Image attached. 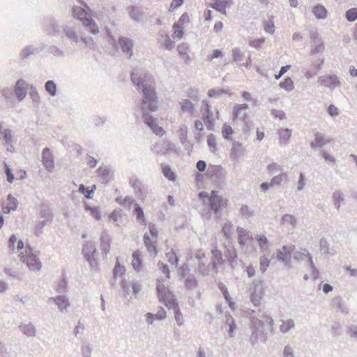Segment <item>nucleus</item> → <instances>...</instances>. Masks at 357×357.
Returning <instances> with one entry per match:
<instances>
[{"instance_id": "nucleus-1", "label": "nucleus", "mask_w": 357, "mask_h": 357, "mask_svg": "<svg viewBox=\"0 0 357 357\" xmlns=\"http://www.w3.org/2000/svg\"><path fill=\"white\" fill-rule=\"evenodd\" d=\"M132 82L140 88L144 93L143 104L147 105V108L150 111H156L158 109V104L157 102L156 93L155 92L153 87L146 83L144 78H139L137 77V75L132 73L131 75Z\"/></svg>"}, {"instance_id": "nucleus-2", "label": "nucleus", "mask_w": 357, "mask_h": 357, "mask_svg": "<svg viewBox=\"0 0 357 357\" xmlns=\"http://www.w3.org/2000/svg\"><path fill=\"white\" fill-rule=\"evenodd\" d=\"M84 6V8L79 7L73 8V15L79 19L83 24L89 29L92 33L96 34L99 32V30L96 22L90 17L91 9L86 5Z\"/></svg>"}, {"instance_id": "nucleus-3", "label": "nucleus", "mask_w": 357, "mask_h": 357, "mask_svg": "<svg viewBox=\"0 0 357 357\" xmlns=\"http://www.w3.org/2000/svg\"><path fill=\"white\" fill-rule=\"evenodd\" d=\"M157 292L159 301L166 307L172 309L177 308L178 304L176 302L174 295L159 280L157 281Z\"/></svg>"}, {"instance_id": "nucleus-4", "label": "nucleus", "mask_w": 357, "mask_h": 357, "mask_svg": "<svg viewBox=\"0 0 357 357\" xmlns=\"http://www.w3.org/2000/svg\"><path fill=\"white\" fill-rule=\"evenodd\" d=\"M158 238V231L154 225L149 226V234H145L143 237L144 243L148 252L155 257L158 254V249L156 246Z\"/></svg>"}, {"instance_id": "nucleus-5", "label": "nucleus", "mask_w": 357, "mask_h": 357, "mask_svg": "<svg viewBox=\"0 0 357 357\" xmlns=\"http://www.w3.org/2000/svg\"><path fill=\"white\" fill-rule=\"evenodd\" d=\"M21 259L31 271H39L41 268V263L38 260L37 255L29 248H26L21 253Z\"/></svg>"}, {"instance_id": "nucleus-6", "label": "nucleus", "mask_w": 357, "mask_h": 357, "mask_svg": "<svg viewBox=\"0 0 357 357\" xmlns=\"http://www.w3.org/2000/svg\"><path fill=\"white\" fill-rule=\"evenodd\" d=\"M82 252L84 257L90 264L91 266H97L98 263L96 261V259L98 252L93 242H86L83 245Z\"/></svg>"}, {"instance_id": "nucleus-7", "label": "nucleus", "mask_w": 357, "mask_h": 357, "mask_svg": "<svg viewBox=\"0 0 357 357\" xmlns=\"http://www.w3.org/2000/svg\"><path fill=\"white\" fill-rule=\"evenodd\" d=\"M228 204V200L218 195V192L213 190L209 196V205L212 211L217 213Z\"/></svg>"}, {"instance_id": "nucleus-8", "label": "nucleus", "mask_w": 357, "mask_h": 357, "mask_svg": "<svg viewBox=\"0 0 357 357\" xmlns=\"http://www.w3.org/2000/svg\"><path fill=\"white\" fill-rule=\"evenodd\" d=\"M42 162L47 171L52 172L54 168V162L52 154L48 148L43 150Z\"/></svg>"}, {"instance_id": "nucleus-9", "label": "nucleus", "mask_w": 357, "mask_h": 357, "mask_svg": "<svg viewBox=\"0 0 357 357\" xmlns=\"http://www.w3.org/2000/svg\"><path fill=\"white\" fill-rule=\"evenodd\" d=\"M319 82L321 86L331 89L340 85V82L335 75H325L319 78Z\"/></svg>"}, {"instance_id": "nucleus-10", "label": "nucleus", "mask_w": 357, "mask_h": 357, "mask_svg": "<svg viewBox=\"0 0 357 357\" xmlns=\"http://www.w3.org/2000/svg\"><path fill=\"white\" fill-rule=\"evenodd\" d=\"M111 250V238L107 234H102L100 238V250L105 257Z\"/></svg>"}, {"instance_id": "nucleus-11", "label": "nucleus", "mask_w": 357, "mask_h": 357, "mask_svg": "<svg viewBox=\"0 0 357 357\" xmlns=\"http://www.w3.org/2000/svg\"><path fill=\"white\" fill-rule=\"evenodd\" d=\"M231 1L229 0H211L210 6L223 14L226 13V9L230 6Z\"/></svg>"}, {"instance_id": "nucleus-12", "label": "nucleus", "mask_w": 357, "mask_h": 357, "mask_svg": "<svg viewBox=\"0 0 357 357\" xmlns=\"http://www.w3.org/2000/svg\"><path fill=\"white\" fill-rule=\"evenodd\" d=\"M331 141V139L326 138L323 134L316 132L314 133V139L311 142V146L312 148H321L330 143Z\"/></svg>"}, {"instance_id": "nucleus-13", "label": "nucleus", "mask_w": 357, "mask_h": 357, "mask_svg": "<svg viewBox=\"0 0 357 357\" xmlns=\"http://www.w3.org/2000/svg\"><path fill=\"white\" fill-rule=\"evenodd\" d=\"M17 207V199L12 195H9L7 197L6 202L3 204V213H8L10 211L16 210Z\"/></svg>"}, {"instance_id": "nucleus-14", "label": "nucleus", "mask_w": 357, "mask_h": 357, "mask_svg": "<svg viewBox=\"0 0 357 357\" xmlns=\"http://www.w3.org/2000/svg\"><path fill=\"white\" fill-rule=\"evenodd\" d=\"M2 126H0V139L4 141V145L7 146V150L12 151V149L9 148V146L12 148L11 143L13 138L11 131L8 129H4L2 130Z\"/></svg>"}, {"instance_id": "nucleus-15", "label": "nucleus", "mask_w": 357, "mask_h": 357, "mask_svg": "<svg viewBox=\"0 0 357 357\" xmlns=\"http://www.w3.org/2000/svg\"><path fill=\"white\" fill-rule=\"evenodd\" d=\"M26 84L22 80L20 79L17 82L15 92L19 100H22L26 94Z\"/></svg>"}, {"instance_id": "nucleus-16", "label": "nucleus", "mask_w": 357, "mask_h": 357, "mask_svg": "<svg viewBox=\"0 0 357 357\" xmlns=\"http://www.w3.org/2000/svg\"><path fill=\"white\" fill-rule=\"evenodd\" d=\"M167 313L163 308H160L155 314L147 313L146 314V321L149 324H152L154 320H161L165 319Z\"/></svg>"}, {"instance_id": "nucleus-17", "label": "nucleus", "mask_w": 357, "mask_h": 357, "mask_svg": "<svg viewBox=\"0 0 357 357\" xmlns=\"http://www.w3.org/2000/svg\"><path fill=\"white\" fill-rule=\"evenodd\" d=\"M294 249V245L283 246L282 250L278 252V257L282 261L286 260Z\"/></svg>"}, {"instance_id": "nucleus-18", "label": "nucleus", "mask_w": 357, "mask_h": 357, "mask_svg": "<svg viewBox=\"0 0 357 357\" xmlns=\"http://www.w3.org/2000/svg\"><path fill=\"white\" fill-rule=\"evenodd\" d=\"M252 237L250 235L249 232L245 230L238 231V241L242 245H245L250 241H252Z\"/></svg>"}, {"instance_id": "nucleus-19", "label": "nucleus", "mask_w": 357, "mask_h": 357, "mask_svg": "<svg viewBox=\"0 0 357 357\" xmlns=\"http://www.w3.org/2000/svg\"><path fill=\"white\" fill-rule=\"evenodd\" d=\"M173 34L174 38L181 39L183 37V26L176 22L173 24Z\"/></svg>"}, {"instance_id": "nucleus-20", "label": "nucleus", "mask_w": 357, "mask_h": 357, "mask_svg": "<svg viewBox=\"0 0 357 357\" xmlns=\"http://www.w3.org/2000/svg\"><path fill=\"white\" fill-rule=\"evenodd\" d=\"M313 13L318 19H324L327 16V10L323 6H316L313 8Z\"/></svg>"}, {"instance_id": "nucleus-21", "label": "nucleus", "mask_w": 357, "mask_h": 357, "mask_svg": "<svg viewBox=\"0 0 357 357\" xmlns=\"http://www.w3.org/2000/svg\"><path fill=\"white\" fill-rule=\"evenodd\" d=\"M119 45L124 52L130 53L132 50V44L131 41L127 38H121L119 40Z\"/></svg>"}, {"instance_id": "nucleus-22", "label": "nucleus", "mask_w": 357, "mask_h": 357, "mask_svg": "<svg viewBox=\"0 0 357 357\" xmlns=\"http://www.w3.org/2000/svg\"><path fill=\"white\" fill-rule=\"evenodd\" d=\"M132 265L136 271H139L142 268V259L137 251L132 253Z\"/></svg>"}, {"instance_id": "nucleus-23", "label": "nucleus", "mask_w": 357, "mask_h": 357, "mask_svg": "<svg viewBox=\"0 0 357 357\" xmlns=\"http://www.w3.org/2000/svg\"><path fill=\"white\" fill-rule=\"evenodd\" d=\"M54 301L61 311L66 310L69 305L68 300L64 296H58Z\"/></svg>"}, {"instance_id": "nucleus-24", "label": "nucleus", "mask_w": 357, "mask_h": 357, "mask_svg": "<svg viewBox=\"0 0 357 357\" xmlns=\"http://www.w3.org/2000/svg\"><path fill=\"white\" fill-rule=\"evenodd\" d=\"M291 135V130L289 129H282L279 132L280 143L284 144L288 142Z\"/></svg>"}, {"instance_id": "nucleus-25", "label": "nucleus", "mask_w": 357, "mask_h": 357, "mask_svg": "<svg viewBox=\"0 0 357 357\" xmlns=\"http://www.w3.org/2000/svg\"><path fill=\"white\" fill-rule=\"evenodd\" d=\"M242 153V146L239 143H234L230 151V155L233 159H236Z\"/></svg>"}, {"instance_id": "nucleus-26", "label": "nucleus", "mask_w": 357, "mask_h": 357, "mask_svg": "<svg viewBox=\"0 0 357 357\" xmlns=\"http://www.w3.org/2000/svg\"><path fill=\"white\" fill-rule=\"evenodd\" d=\"M96 187L93 185L90 190H86L84 185H80L79 187V191L84 195V197L86 199H91L93 195V192L96 190Z\"/></svg>"}, {"instance_id": "nucleus-27", "label": "nucleus", "mask_w": 357, "mask_h": 357, "mask_svg": "<svg viewBox=\"0 0 357 357\" xmlns=\"http://www.w3.org/2000/svg\"><path fill=\"white\" fill-rule=\"evenodd\" d=\"M294 327V323L291 319L282 321V324L280 326V330L282 333H287L291 328Z\"/></svg>"}, {"instance_id": "nucleus-28", "label": "nucleus", "mask_w": 357, "mask_h": 357, "mask_svg": "<svg viewBox=\"0 0 357 357\" xmlns=\"http://www.w3.org/2000/svg\"><path fill=\"white\" fill-rule=\"evenodd\" d=\"M281 222L283 225H289L292 227H294L296 225V220L294 216L292 215L285 214L282 216Z\"/></svg>"}, {"instance_id": "nucleus-29", "label": "nucleus", "mask_w": 357, "mask_h": 357, "mask_svg": "<svg viewBox=\"0 0 357 357\" xmlns=\"http://www.w3.org/2000/svg\"><path fill=\"white\" fill-rule=\"evenodd\" d=\"M85 209L86 211L89 212L90 215L96 220H99L100 219V211H99V208L98 207H96V206L91 207V206L86 205L85 206Z\"/></svg>"}, {"instance_id": "nucleus-30", "label": "nucleus", "mask_w": 357, "mask_h": 357, "mask_svg": "<svg viewBox=\"0 0 357 357\" xmlns=\"http://www.w3.org/2000/svg\"><path fill=\"white\" fill-rule=\"evenodd\" d=\"M135 212L136 214L137 220L141 224L145 225L146 219L142 208L139 206H137L135 208Z\"/></svg>"}, {"instance_id": "nucleus-31", "label": "nucleus", "mask_w": 357, "mask_h": 357, "mask_svg": "<svg viewBox=\"0 0 357 357\" xmlns=\"http://www.w3.org/2000/svg\"><path fill=\"white\" fill-rule=\"evenodd\" d=\"M280 86L286 91H291L294 89V82L289 77L284 79V80L280 83Z\"/></svg>"}, {"instance_id": "nucleus-32", "label": "nucleus", "mask_w": 357, "mask_h": 357, "mask_svg": "<svg viewBox=\"0 0 357 357\" xmlns=\"http://www.w3.org/2000/svg\"><path fill=\"white\" fill-rule=\"evenodd\" d=\"M166 257L168 260V261L175 266H177L178 264V257L173 250L169 251V252L166 253Z\"/></svg>"}, {"instance_id": "nucleus-33", "label": "nucleus", "mask_w": 357, "mask_h": 357, "mask_svg": "<svg viewBox=\"0 0 357 357\" xmlns=\"http://www.w3.org/2000/svg\"><path fill=\"white\" fill-rule=\"evenodd\" d=\"M162 173L164 176L170 181H174L176 176L174 172L171 169L169 166L162 167Z\"/></svg>"}, {"instance_id": "nucleus-34", "label": "nucleus", "mask_w": 357, "mask_h": 357, "mask_svg": "<svg viewBox=\"0 0 357 357\" xmlns=\"http://www.w3.org/2000/svg\"><path fill=\"white\" fill-rule=\"evenodd\" d=\"M345 17L349 22H354L357 19V8H352L346 12Z\"/></svg>"}, {"instance_id": "nucleus-35", "label": "nucleus", "mask_w": 357, "mask_h": 357, "mask_svg": "<svg viewBox=\"0 0 357 357\" xmlns=\"http://www.w3.org/2000/svg\"><path fill=\"white\" fill-rule=\"evenodd\" d=\"M45 89L51 95L55 96L56 93V86L53 81H47L45 83Z\"/></svg>"}, {"instance_id": "nucleus-36", "label": "nucleus", "mask_w": 357, "mask_h": 357, "mask_svg": "<svg viewBox=\"0 0 357 357\" xmlns=\"http://www.w3.org/2000/svg\"><path fill=\"white\" fill-rule=\"evenodd\" d=\"M22 331L27 336L35 335L36 331L34 327L31 325H24L21 327Z\"/></svg>"}, {"instance_id": "nucleus-37", "label": "nucleus", "mask_w": 357, "mask_h": 357, "mask_svg": "<svg viewBox=\"0 0 357 357\" xmlns=\"http://www.w3.org/2000/svg\"><path fill=\"white\" fill-rule=\"evenodd\" d=\"M207 144L211 151L213 153L216 151V139L213 135H209L207 137Z\"/></svg>"}, {"instance_id": "nucleus-38", "label": "nucleus", "mask_w": 357, "mask_h": 357, "mask_svg": "<svg viewBox=\"0 0 357 357\" xmlns=\"http://www.w3.org/2000/svg\"><path fill=\"white\" fill-rule=\"evenodd\" d=\"M222 134L224 138L229 139L233 134V129L230 126L225 124L222 129Z\"/></svg>"}, {"instance_id": "nucleus-39", "label": "nucleus", "mask_w": 357, "mask_h": 357, "mask_svg": "<svg viewBox=\"0 0 357 357\" xmlns=\"http://www.w3.org/2000/svg\"><path fill=\"white\" fill-rule=\"evenodd\" d=\"M125 268L123 266L121 265L119 261L116 262L114 268V275L115 277L121 276L124 274Z\"/></svg>"}, {"instance_id": "nucleus-40", "label": "nucleus", "mask_w": 357, "mask_h": 357, "mask_svg": "<svg viewBox=\"0 0 357 357\" xmlns=\"http://www.w3.org/2000/svg\"><path fill=\"white\" fill-rule=\"evenodd\" d=\"M270 264V261L267 257H261L260 258V270L265 272Z\"/></svg>"}, {"instance_id": "nucleus-41", "label": "nucleus", "mask_w": 357, "mask_h": 357, "mask_svg": "<svg viewBox=\"0 0 357 357\" xmlns=\"http://www.w3.org/2000/svg\"><path fill=\"white\" fill-rule=\"evenodd\" d=\"M247 107H248V106L246 104H242V105L236 106L234 107V112H233L234 119L238 118V116L240 115V112L241 110H245L247 109Z\"/></svg>"}, {"instance_id": "nucleus-42", "label": "nucleus", "mask_w": 357, "mask_h": 357, "mask_svg": "<svg viewBox=\"0 0 357 357\" xmlns=\"http://www.w3.org/2000/svg\"><path fill=\"white\" fill-rule=\"evenodd\" d=\"M183 3V0H173L168 8L169 12H172Z\"/></svg>"}, {"instance_id": "nucleus-43", "label": "nucleus", "mask_w": 357, "mask_h": 357, "mask_svg": "<svg viewBox=\"0 0 357 357\" xmlns=\"http://www.w3.org/2000/svg\"><path fill=\"white\" fill-rule=\"evenodd\" d=\"M181 108L183 111H187L190 112H193L194 105L189 100H185L181 105Z\"/></svg>"}, {"instance_id": "nucleus-44", "label": "nucleus", "mask_w": 357, "mask_h": 357, "mask_svg": "<svg viewBox=\"0 0 357 357\" xmlns=\"http://www.w3.org/2000/svg\"><path fill=\"white\" fill-rule=\"evenodd\" d=\"M222 232L225 234V236L227 238H228L230 236L231 230H232L231 223L228 222V223L224 224V225L222 226Z\"/></svg>"}, {"instance_id": "nucleus-45", "label": "nucleus", "mask_w": 357, "mask_h": 357, "mask_svg": "<svg viewBox=\"0 0 357 357\" xmlns=\"http://www.w3.org/2000/svg\"><path fill=\"white\" fill-rule=\"evenodd\" d=\"M265 41V39L263 38L253 39L250 42V45L255 48L259 47Z\"/></svg>"}, {"instance_id": "nucleus-46", "label": "nucleus", "mask_w": 357, "mask_h": 357, "mask_svg": "<svg viewBox=\"0 0 357 357\" xmlns=\"http://www.w3.org/2000/svg\"><path fill=\"white\" fill-rule=\"evenodd\" d=\"M190 22V17L187 13H184L179 18L177 24H180L181 26L184 25Z\"/></svg>"}, {"instance_id": "nucleus-47", "label": "nucleus", "mask_w": 357, "mask_h": 357, "mask_svg": "<svg viewBox=\"0 0 357 357\" xmlns=\"http://www.w3.org/2000/svg\"><path fill=\"white\" fill-rule=\"evenodd\" d=\"M175 43L167 36L165 41L163 43V47L167 50H171L174 47Z\"/></svg>"}, {"instance_id": "nucleus-48", "label": "nucleus", "mask_w": 357, "mask_h": 357, "mask_svg": "<svg viewBox=\"0 0 357 357\" xmlns=\"http://www.w3.org/2000/svg\"><path fill=\"white\" fill-rule=\"evenodd\" d=\"M146 124L149 126L151 129H153L158 124L156 123V120L153 119L152 116H147L144 120Z\"/></svg>"}, {"instance_id": "nucleus-49", "label": "nucleus", "mask_w": 357, "mask_h": 357, "mask_svg": "<svg viewBox=\"0 0 357 357\" xmlns=\"http://www.w3.org/2000/svg\"><path fill=\"white\" fill-rule=\"evenodd\" d=\"M146 124L149 126L151 129H153L158 124L156 123V120L153 119L152 116H147L144 120Z\"/></svg>"}, {"instance_id": "nucleus-50", "label": "nucleus", "mask_w": 357, "mask_h": 357, "mask_svg": "<svg viewBox=\"0 0 357 357\" xmlns=\"http://www.w3.org/2000/svg\"><path fill=\"white\" fill-rule=\"evenodd\" d=\"M158 266L162 273H164L167 278H169V270L167 266L163 263H158Z\"/></svg>"}, {"instance_id": "nucleus-51", "label": "nucleus", "mask_w": 357, "mask_h": 357, "mask_svg": "<svg viewBox=\"0 0 357 357\" xmlns=\"http://www.w3.org/2000/svg\"><path fill=\"white\" fill-rule=\"evenodd\" d=\"M178 53L181 56H186L188 52V47L185 44L179 45L177 47Z\"/></svg>"}, {"instance_id": "nucleus-52", "label": "nucleus", "mask_w": 357, "mask_h": 357, "mask_svg": "<svg viewBox=\"0 0 357 357\" xmlns=\"http://www.w3.org/2000/svg\"><path fill=\"white\" fill-rule=\"evenodd\" d=\"M283 177H285V175H279V176H275L271 181L270 185L273 186V185H274L275 184L280 183L282 181V180H283Z\"/></svg>"}, {"instance_id": "nucleus-53", "label": "nucleus", "mask_w": 357, "mask_h": 357, "mask_svg": "<svg viewBox=\"0 0 357 357\" xmlns=\"http://www.w3.org/2000/svg\"><path fill=\"white\" fill-rule=\"evenodd\" d=\"M257 240L258 241L259 245L261 248H263L268 243V240L265 236H259L257 237Z\"/></svg>"}, {"instance_id": "nucleus-54", "label": "nucleus", "mask_w": 357, "mask_h": 357, "mask_svg": "<svg viewBox=\"0 0 357 357\" xmlns=\"http://www.w3.org/2000/svg\"><path fill=\"white\" fill-rule=\"evenodd\" d=\"M328 112L331 116H334L338 114V109L334 105H330L328 108Z\"/></svg>"}, {"instance_id": "nucleus-55", "label": "nucleus", "mask_w": 357, "mask_h": 357, "mask_svg": "<svg viewBox=\"0 0 357 357\" xmlns=\"http://www.w3.org/2000/svg\"><path fill=\"white\" fill-rule=\"evenodd\" d=\"M153 130V132L158 135V136H162L165 135V131L164 130V129L159 126L158 125H157L156 126H155L153 129H151Z\"/></svg>"}, {"instance_id": "nucleus-56", "label": "nucleus", "mask_w": 357, "mask_h": 357, "mask_svg": "<svg viewBox=\"0 0 357 357\" xmlns=\"http://www.w3.org/2000/svg\"><path fill=\"white\" fill-rule=\"evenodd\" d=\"M262 298V294L260 295H257L255 293H253L251 296V301L255 305H259L260 303V300Z\"/></svg>"}, {"instance_id": "nucleus-57", "label": "nucleus", "mask_w": 357, "mask_h": 357, "mask_svg": "<svg viewBox=\"0 0 357 357\" xmlns=\"http://www.w3.org/2000/svg\"><path fill=\"white\" fill-rule=\"evenodd\" d=\"M264 29L266 33L273 34L275 31V26L272 22H268L265 25Z\"/></svg>"}, {"instance_id": "nucleus-58", "label": "nucleus", "mask_w": 357, "mask_h": 357, "mask_svg": "<svg viewBox=\"0 0 357 357\" xmlns=\"http://www.w3.org/2000/svg\"><path fill=\"white\" fill-rule=\"evenodd\" d=\"M284 357H294L293 350L291 347L286 346L284 349Z\"/></svg>"}, {"instance_id": "nucleus-59", "label": "nucleus", "mask_w": 357, "mask_h": 357, "mask_svg": "<svg viewBox=\"0 0 357 357\" xmlns=\"http://www.w3.org/2000/svg\"><path fill=\"white\" fill-rule=\"evenodd\" d=\"M289 68H290L289 65L282 66L279 72V74L275 75V79H280Z\"/></svg>"}, {"instance_id": "nucleus-60", "label": "nucleus", "mask_w": 357, "mask_h": 357, "mask_svg": "<svg viewBox=\"0 0 357 357\" xmlns=\"http://www.w3.org/2000/svg\"><path fill=\"white\" fill-rule=\"evenodd\" d=\"M5 167H6V176H7V181L11 183L14 181V177H13L8 166L7 165H6Z\"/></svg>"}, {"instance_id": "nucleus-61", "label": "nucleus", "mask_w": 357, "mask_h": 357, "mask_svg": "<svg viewBox=\"0 0 357 357\" xmlns=\"http://www.w3.org/2000/svg\"><path fill=\"white\" fill-rule=\"evenodd\" d=\"M174 310H176V312H175V319H176V321L178 322V324L179 325H181V324H182L183 315L181 313V312L179 311L178 307L174 309Z\"/></svg>"}, {"instance_id": "nucleus-62", "label": "nucleus", "mask_w": 357, "mask_h": 357, "mask_svg": "<svg viewBox=\"0 0 357 357\" xmlns=\"http://www.w3.org/2000/svg\"><path fill=\"white\" fill-rule=\"evenodd\" d=\"M232 56L234 61H239L242 57V53L238 49H235L232 51Z\"/></svg>"}, {"instance_id": "nucleus-63", "label": "nucleus", "mask_w": 357, "mask_h": 357, "mask_svg": "<svg viewBox=\"0 0 357 357\" xmlns=\"http://www.w3.org/2000/svg\"><path fill=\"white\" fill-rule=\"evenodd\" d=\"M222 55V52L219 50H215L213 51L212 54L208 56V60L211 61L215 58H218L219 56H221Z\"/></svg>"}, {"instance_id": "nucleus-64", "label": "nucleus", "mask_w": 357, "mask_h": 357, "mask_svg": "<svg viewBox=\"0 0 357 357\" xmlns=\"http://www.w3.org/2000/svg\"><path fill=\"white\" fill-rule=\"evenodd\" d=\"M223 29V24L220 21H218L215 23L213 30L215 33H220Z\"/></svg>"}]
</instances>
